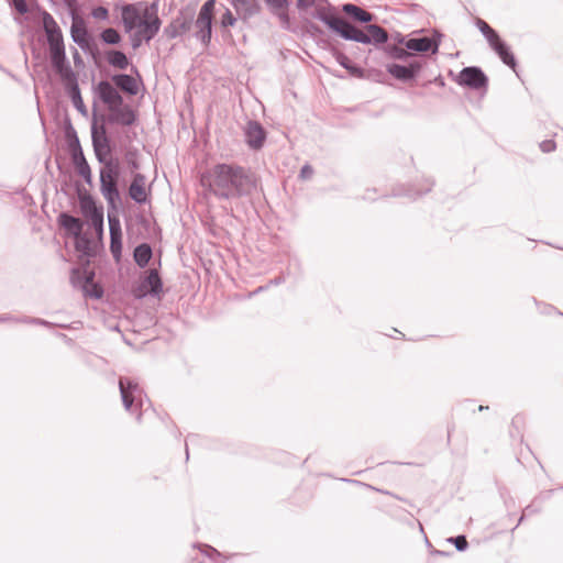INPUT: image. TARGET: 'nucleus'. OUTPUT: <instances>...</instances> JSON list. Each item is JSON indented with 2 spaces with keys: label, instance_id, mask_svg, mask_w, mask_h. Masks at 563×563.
<instances>
[{
  "label": "nucleus",
  "instance_id": "f257e3e1",
  "mask_svg": "<svg viewBox=\"0 0 563 563\" xmlns=\"http://www.w3.org/2000/svg\"><path fill=\"white\" fill-rule=\"evenodd\" d=\"M209 191L219 199L235 200L251 197L262 189L261 177L250 167L235 163L216 164L202 176Z\"/></svg>",
  "mask_w": 563,
  "mask_h": 563
},
{
  "label": "nucleus",
  "instance_id": "f03ea898",
  "mask_svg": "<svg viewBox=\"0 0 563 563\" xmlns=\"http://www.w3.org/2000/svg\"><path fill=\"white\" fill-rule=\"evenodd\" d=\"M44 22L49 48L51 65L59 75L63 82L68 81L77 76L67 60L60 27L48 12L44 13Z\"/></svg>",
  "mask_w": 563,
  "mask_h": 563
},
{
  "label": "nucleus",
  "instance_id": "7ed1b4c3",
  "mask_svg": "<svg viewBox=\"0 0 563 563\" xmlns=\"http://www.w3.org/2000/svg\"><path fill=\"white\" fill-rule=\"evenodd\" d=\"M102 167L99 172L100 191L110 208L121 203V195L119 191L120 166L117 159L101 163Z\"/></svg>",
  "mask_w": 563,
  "mask_h": 563
},
{
  "label": "nucleus",
  "instance_id": "20e7f679",
  "mask_svg": "<svg viewBox=\"0 0 563 563\" xmlns=\"http://www.w3.org/2000/svg\"><path fill=\"white\" fill-rule=\"evenodd\" d=\"M76 191L79 200V208L82 217L97 234L103 233L104 216L103 206L97 205L93 196L79 183L76 185Z\"/></svg>",
  "mask_w": 563,
  "mask_h": 563
},
{
  "label": "nucleus",
  "instance_id": "39448f33",
  "mask_svg": "<svg viewBox=\"0 0 563 563\" xmlns=\"http://www.w3.org/2000/svg\"><path fill=\"white\" fill-rule=\"evenodd\" d=\"M343 38L367 45L385 46L388 42L389 34L378 24L371 23L366 25L364 30H361L350 22L346 32L343 34Z\"/></svg>",
  "mask_w": 563,
  "mask_h": 563
},
{
  "label": "nucleus",
  "instance_id": "423d86ee",
  "mask_svg": "<svg viewBox=\"0 0 563 563\" xmlns=\"http://www.w3.org/2000/svg\"><path fill=\"white\" fill-rule=\"evenodd\" d=\"M119 390L124 409L131 413H137L136 419L140 421L143 399L146 398L142 387L132 378L121 376L119 378Z\"/></svg>",
  "mask_w": 563,
  "mask_h": 563
},
{
  "label": "nucleus",
  "instance_id": "0eeeda50",
  "mask_svg": "<svg viewBox=\"0 0 563 563\" xmlns=\"http://www.w3.org/2000/svg\"><path fill=\"white\" fill-rule=\"evenodd\" d=\"M91 143L96 158L99 163L114 161L112 157L113 145L104 124H97V117L93 112L91 123Z\"/></svg>",
  "mask_w": 563,
  "mask_h": 563
},
{
  "label": "nucleus",
  "instance_id": "6e6552de",
  "mask_svg": "<svg viewBox=\"0 0 563 563\" xmlns=\"http://www.w3.org/2000/svg\"><path fill=\"white\" fill-rule=\"evenodd\" d=\"M73 23L70 26V36L73 41L86 53H90L96 64L100 55L98 47L93 43V38L88 31L87 23L84 18L73 13Z\"/></svg>",
  "mask_w": 563,
  "mask_h": 563
},
{
  "label": "nucleus",
  "instance_id": "1a4fd4ad",
  "mask_svg": "<svg viewBox=\"0 0 563 563\" xmlns=\"http://www.w3.org/2000/svg\"><path fill=\"white\" fill-rule=\"evenodd\" d=\"M325 7L319 5L316 8L312 18L323 22L332 32L343 38L344 32L350 24L347 20L339 15L334 7L328 0H321Z\"/></svg>",
  "mask_w": 563,
  "mask_h": 563
},
{
  "label": "nucleus",
  "instance_id": "9d476101",
  "mask_svg": "<svg viewBox=\"0 0 563 563\" xmlns=\"http://www.w3.org/2000/svg\"><path fill=\"white\" fill-rule=\"evenodd\" d=\"M457 85L472 90H484L488 88V77L478 66L464 67L455 77Z\"/></svg>",
  "mask_w": 563,
  "mask_h": 563
},
{
  "label": "nucleus",
  "instance_id": "9b49d317",
  "mask_svg": "<svg viewBox=\"0 0 563 563\" xmlns=\"http://www.w3.org/2000/svg\"><path fill=\"white\" fill-rule=\"evenodd\" d=\"M99 100L107 107L108 112L111 108H121L128 104L121 92L108 80H100L93 88Z\"/></svg>",
  "mask_w": 563,
  "mask_h": 563
},
{
  "label": "nucleus",
  "instance_id": "f8f14e48",
  "mask_svg": "<svg viewBox=\"0 0 563 563\" xmlns=\"http://www.w3.org/2000/svg\"><path fill=\"white\" fill-rule=\"evenodd\" d=\"M101 124L133 126L137 122V111L129 103L121 108H111L108 114L101 115Z\"/></svg>",
  "mask_w": 563,
  "mask_h": 563
},
{
  "label": "nucleus",
  "instance_id": "ddd939ff",
  "mask_svg": "<svg viewBox=\"0 0 563 563\" xmlns=\"http://www.w3.org/2000/svg\"><path fill=\"white\" fill-rule=\"evenodd\" d=\"M424 64V62L416 59L407 65L391 63L386 65V70L395 79L401 82H410L416 80Z\"/></svg>",
  "mask_w": 563,
  "mask_h": 563
},
{
  "label": "nucleus",
  "instance_id": "4468645a",
  "mask_svg": "<svg viewBox=\"0 0 563 563\" xmlns=\"http://www.w3.org/2000/svg\"><path fill=\"white\" fill-rule=\"evenodd\" d=\"M442 34L434 30L433 36H420V37H411L405 42V46L409 49L410 53H432L437 54L439 51V46L441 43Z\"/></svg>",
  "mask_w": 563,
  "mask_h": 563
},
{
  "label": "nucleus",
  "instance_id": "2eb2a0df",
  "mask_svg": "<svg viewBox=\"0 0 563 563\" xmlns=\"http://www.w3.org/2000/svg\"><path fill=\"white\" fill-rule=\"evenodd\" d=\"M244 137L251 150L258 151L265 144L267 132L258 121L250 120L244 128Z\"/></svg>",
  "mask_w": 563,
  "mask_h": 563
},
{
  "label": "nucleus",
  "instance_id": "dca6fc26",
  "mask_svg": "<svg viewBox=\"0 0 563 563\" xmlns=\"http://www.w3.org/2000/svg\"><path fill=\"white\" fill-rule=\"evenodd\" d=\"M57 225L65 231V236L73 238L84 231L86 222L68 211H62L56 219Z\"/></svg>",
  "mask_w": 563,
  "mask_h": 563
},
{
  "label": "nucleus",
  "instance_id": "f3484780",
  "mask_svg": "<svg viewBox=\"0 0 563 563\" xmlns=\"http://www.w3.org/2000/svg\"><path fill=\"white\" fill-rule=\"evenodd\" d=\"M121 20L126 33H130L144 20L143 13L135 3H124L121 7Z\"/></svg>",
  "mask_w": 563,
  "mask_h": 563
},
{
  "label": "nucleus",
  "instance_id": "a211bd4d",
  "mask_svg": "<svg viewBox=\"0 0 563 563\" xmlns=\"http://www.w3.org/2000/svg\"><path fill=\"white\" fill-rule=\"evenodd\" d=\"M96 277L95 269L89 267V262L82 267H74L70 271V283L74 287L82 289V291L93 283Z\"/></svg>",
  "mask_w": 563,
  "mask_h": 563
},
{
  "label": "nucleus",
  "instance_id": "6ab92c4d",
  "mask_svg": "<svg viewBox=\"0 0 563 563\" xmlns=\"http://www.w3.org/2000/svg\"><path fill=\"white\" fill-rule=\"evenodd\" d=\"M139 290L142 292L139 297L151 295L153 297L159 296L163 290V280L156 269H150L146 276L142 279Z\"/></svg>",
  "mask_w": 563,
  "mask_h": 563
},
{
  "label": "nucleus",
  "instance_id": "aec40b11",
  "mask_svg": "<svg viewBox=\"0 0 563 563\" xmlns=\"http://www.w3.org/2000/svg\"><path fill=\"white\" fill-rule=\"evenodd\" d=\"M192 23L197 29L194 36L200 41L205 47H208L212 37L213 19L198 14Z\"/></svg>",
  "mask_w": 563,
  "mask_h": 563
},
{
  "label": "nucleus",
  "instance_id": "412c9836",
  "mask_svg": "<svg viewBox=\"0 0 563 563\" xmlns=\"http://www.w3.org/2000/svg\"><path fill=\"white\" fill-rule=\"evenodd\" d=\"M119 91L129 96H136L139 93V84L134 77L129 74L120 73L111 76L110 81Z\"/></svg>",
  "mask_w": 563,
  "mask_h": 563
},
{
  "label": "nucleus",
  "instance_id": "4be33fe9",
  "mask_svg": "<svg viewBox=\"0 0 563 563\" xmlns=\"http://www.w3.org/2000/svg\"><path fill=\"white\" fill-rule=\"evenodd\" d=\"M230 3L243 21H247L262 11L257 0H230Z\"/></svg>",
  "mask_w": 563,
  "mask_h": 563
},
{
  "label": "nucleus",
  "instance_id": "5701e85b",
  "mask_svg": "<svg viewBox=\"0 0 563 563\" xmlns=\"http://www.w3.org/2000/svg\"><path fill=\"white\" fill-rule=\"evenodd\" d=\"M490 48L498 55L501 62L510 67L514 71L517 68V59L511 52L509 45L499 36L493 44H489Z\"/></svg>",
  "mask_w": 563,
  "mask_h": 563
},
{
  "label": "nucleus",
  "instance_id": "b1692460",
  "mask_svg": "<svg viewBox=\"0 0 563 563\" xmlns=\"http://www.w3.org/2000/svg\"><path fill=\"white\" fill-rule=\"evenodd\" d=\"M64 86H65V90H66L68 97L70 98V100H71L74 107L77 109V111L82 115H87L88 110L84 103L77 77H75L68 81H65Z\"/></svg>",
  "mask_w": 563,
  "mask_h": 563
},
{
  "label": "nucleus",
  "instance_id": "393cba45",
  "mask_svg": "<svg viewBox=\"0 0 563 563\" xmlns=\"http://www.w3.org/2000/svg\"><path fill=\"white\" fill-rule=\"evenodd\" d=\"M129 196L136 203H145L147 201V194L145 190V176L136 173L133 176L132 183L129 187Z\"/></svg>",
  "mask_w": 563,
  "mask_h": 563
},
{
  "label": "nucleus",
  "instance_id": "a878e982",
  "mask_svg": "<svg viewBox=\"0 0 563 563\" xmlns=\"http://www.w3.org/2000/svg\"><path fill=\"white\" fill-rule=\"evenodd\" d=\"M332 56L335 60L347 70V73L355 78H363L365 76V69L360 65L352 62L343 52L338 48H331Z\"/></svg>",
  "mask_w": 563,
  "mask_h": 563
},
{
  "label": "nucleus",
  "instance_id": "bb28decb",
  "mask_svg": "<svg viewBox=\"0 0 563 563\" xmlns=\"http://www.w3.org/2000/svg\"><path fill=\"white\" fill-rule=\"evenodd\" d=\"M342 12L345 13L355 22L363 24H371L375 20V15L354 3H344L341 8Z\"/></svg>",
  "mask_w": 563,
  "mask_h": 563
},
{
  "label": "nucleus",
  "instance_id": "cd10ccee",
  "mask_svg": "<svg viewBox=\"0 0 563 563\" xmlns=\"http://www.w3.org/2000/svg\"><path fill=\"white\" fill-rule=\"evenodd\" d=\"M162 25V20L158 15H155L153 19H145L139 25V32L144 38V41L150 42L152 38L156 36L159 32Z\"/></svg>",
  "mask_w": 563,
  "mask_h": 563
},
{
  "label": "nucleus",
  "instance_id": "c85d7f7f",
  "mask_svg": "<svg viewBox=\"0 0 563 563\" xmlns=\"http://www.w3.org/2000/svg\"><path fill=\"white\" fill-rule=\"evenodd\" d=\"M153 256L152 246L143 242L133 250V260L140 268H145Z\"/></svg>",
  "mask_w": 563,
  "mask_h": 563
},
{
  "label": "nucleus",
  "instance_id": "c756f323",
  "mask_svg": "<svg viewBox=\"0 0 563 563\" xmlns=\"http://www.w3.org/2000/svg\"><path fill=\"white\" fill-rule=\"evenodd\" d=\"M192 26V20L184 19V20H175L172 23H169L164 29V34L168 38H176L179 35L190 31Z\"/></svg>",
  "mask_w": 563,
  "mask_h": 563
},
{
  "label": "nucleus",
  "instance_id": "7c9ffc66",
  "mask_svg": "<svg viewBox=\"0 0 563 563\" xmlns=\"http://www.w3.org/2000/svg\"><path fill=\"white\" fill-rule=\"evenodd\" d=\"M64 133L69 153L82 150L77 132L68 117H66L64 121Z\"/></svg>",
  "mask_w": 563,
  "mask_h": 563
},
{
  "label": "nucleus",
  "instance_id": "2f4dec72",
  "mask_svg": "<svg viewBox=\"0 0 563 563\" xmlns=\"http://www.w3.org/2000/svg\"><path fill=\"white\" fill-rule=\"evenodd\" d=\"M73 239L74 246L77 252L87 257H91L95 255L91 249L92 240L87 233L82 231L79 234L73 236Z\"/></svg>",
  "mask_w": 563,
  "mask_h": 563
},
{
  "label": "nucleus",
  "instance_id": "473e14b6",
  "mask_svg": "<svg viewBox=\"0 0 563 563\" xmlns=\"http://www.w3.org/2000/svg\"><path fill=\"white\" fill-rule=\"evenodd\" d=\"M107 60L112 67L118 68L120 70H125L130 65V60L126 54L119 49L108 51Z\"/></svg>",
  "mask_w": 563,
  "mask_h": 563
},
{
  "label": "nucleus",
  "instance_id": "72a5a7b5",
  "mask_svg": "<svg viewBox=\"0 0 563 563\" xmlns=\"http://www.w3.org/2000/svg\"><path fill=\"white\" fill-rule=\"evenodd\" d=\"M384 52L393 59H398L406 62L408 60L413 54L409 52V49L406 48V46H400L397 44H386L383 46Z\"/></svg>",
  "mask_w": 563,
  "mask_h": 563
},
{
  "label": "nucleus",
  "instance_id": "f704fd0d",
  "mask_svg": "<svg viewBox=\"0 0 563 563\" xmlns=\"http://www.w3.org/2000/svg\"><path fill=\"white\" fill-rule=\"evenodd\" d=\"M108 222L110 235L122 234L121 223L118 216V205L114 208H110L108 205Z\"/></svg>",
  "mask_w": 563,
  "mask_h": 563
},
{
  "label": "nucleus",
  "instance_id": "c9c22d12",
  "mask_svg": "<svg viewBox=\"0 0 563 563\" xmlns=\"http://www.w3.org/2000/svg\"><path fill=\"white\" fill-rule=\"evenodd\" d=\"M109 249L115 263H120L122 258V234L110 235Z\"/></svg>",
  "mask_w": 563,
  "mask_h": 563
},
{
  "label": "nucleus",
  "instance_id": "e433bc0d",
  "mask_svg": "<svg viewBox=\"0 0 563 563\" xmlns=\"http://www.w3.org/2000/svg\"><path fill=\"white\" fill-rule=\"evenodd\" d=\"M476 26L481 31V33L485 36L488 44H493V42L499 37V34L484 20L477 19Z\"/></svg>",
  "mask_w": 563,
  "mask_h": 563
},
{
  "label": "nucleus",
  "instance_id": "4c0bfd02",
  "mask_svg": "<svg viewBox=\"0 0 563 563\" xmlns=\"http://www.w3.org/2000/svg\"><path fill=\"white\" fill-rule=\"evenodd\" d=\"M100 38L108 45H117L121 42V34L113 27H107L100 33Z\"/></svg>",
  "mask_w": 563,
  "mask_h": 563
},
{
  "label": "nucleus",
  "instance_id": "58836bf2",
  "mask_svg": "<svg viewBox=\"0 0 563 563\" xmlns=\"http://www.w3.org/2000/svg\"><path fill=\"white\" fill-rule=\"evenodd\" d=\"M77 174L84 178V180L91 186L92 185V173L90 165L88 164L87 159L85 162L78 163L74 165Z\"/></svg>",
  "mask_w": 563,
  "mask_h": 563
},
{
  "label": "nucleus",
  "instance_id": "ea45409f",
  "mask_svg": "<svg viewBox=\"0 0 563 563\" xmlns=\"http://www.w3.org/2000/svg\"><path fill=\"white\" fill-rule=\"evenodd\" d=\"M264 2L273 15L288 10L289 7V0H264Z\"/></svg>",
  "mask_w": 563,
  "mask_h": 563
},
{
  "label": "nucleus",
  "instance_id": "a19ab883",
  "mask_svg": "<svg viewBox=\"0 0 563 563\" xmlns=\"http://www.w3.org/2000/svg\"><path fill=\"white\" fill-rule=\"evenodd\" d=\"M84 294L86 297L100 299L103 296V289L100 285L93 282L84 290Z\"/></svg>",
  "mask_w": 563,
  "mask_h": 563
},
{
  "label": "nucleus",
  "instance_id": "79ce46f5",
  "mask_svg": "<svg viewBox=\"0 0 563 563\" xmlns=\"http://www.w3.org/2000/svg\"><path fill=\"white\" fill-rule=\"evenodd\" d=\"M386 75L383 70L371 68L368 70L365 69V76L362 79H368L376 82H383Z\"/></svg>",
  "mask_w": 563,
  "mask_h": 563
},
{
  "label": "nucleus",
  "instance_id": "37998d69",
  "mask_svg": "<svg viewBox=\"0 0 563 563\" xmlns=\"http://www.w3.org/2000/svg\"><path fill=\"white\" fill-rule=\"evenodd\" d=\"M450 543H453L457 551L462 552L468 548L467 539L464 534H459L456 537H451L448 539Z\"/></svg>",
  "mask_w": 563,
  "mask_h": 563
},
{
  "label": "nucleus",
  "instance_id": "c03bdc74",
  "mask_svg": "<svg viewBox=\"0 0 563 563\" xmlns=\"http://www.w3.org/2000/svg\"><path fill=\"white\" fill-rule=\"evenodd\" d=\"M216 0H207L200 8L198 14L213 19Z\"/></svg>",
  "mask_w": 563,
  "mask_h": 563
},
{
  "label": "nucleus",
  "instance_id": "a18cd8bd",
  "mask_svg": "<svg viewBox=\"0 0 563 563\" xmlns=\"http://www.w3.org/2000/svg\"><path fill=\"white\" fill-rule=\"evenodd\" d=\"M235 23H236V18L233 15L231 10L227 9L220 20L221 27L225 29L229 26H234Z\"/></svg>",
  "mask_w": 563,
  "mask_h": 563
},
{
  "label": "nucleus",
  "instance_id": "49530a36",
  "mask_svg": "<svg viewBox=\"0 0 563 563\" xmlns=\"http://www.w3.org/2000/svg\"><path fill=\"white\" fill-rule=\"evenodd\" d=\"M91 15L97 20L106 21L109 19V10L103 5H98L92 9Z\"/></svg>",
  "mask_w": 563,
  "mask_h": 563
},
{
  "label": "nucleus",
  "instance_id": "de8ad7c7",
  "mask_svg": "<svg viewBox=\"0 0 563 563\" xmlns=\"http://www.w3.org/2000/svg\"><path fill=\"white\" fill-rule=\"evenodd\" d=\"M12 5L20 14H26L30 10L26 0H12Z\"/></svg>",
  "mask_w": 563,
  "mask_h": 563
},
{
  "label": "nucleus",
  "instance_id": "09e8293b",
  "mask_svg": "<svg viewBox=\"0 0 563 563\" xmlns=\"http://www.w3.org/2000/svg\"><path fill=\"white\" fill-rule=\"evenodd\" d=\"M157 11H158V3H157V1H154L148 7L145 8V10L143 12V16L145 19H153L155 15H157Z\"/></svg>",
  "mask_w": 563,
  "mask_h": 563
},
{
  "label": "nucleus",
  "instance_id": "8fccbe9b",
  "mask_svg": "<svg viewBox=\"0 0 563 563\" xmlns=\"http://www.w3.org/2000/svg\"><path fill=\"white\" fill-rule=\"evenodd\" d=\"M555 148H556V143L553 140H544L540 143V150L543 153H551V152L555 151Z\"/></svg>",
  "mask_w": 563,
  "mask_h": 563
},
{
  "label": "nucleus",
  "instance_id": "3c124183",
  "mask_svg": "<svg viewBox=\"0 0 563 563\" xmlns=\"http://www.w3.org/2000/svg\"><path fill=\"white\" fill-rule=\"evenodd\" d=\"M276 16L279 19L284 29L288 30L290 27V16L288 14V10L282 11L279 14H276Z\"/></svg>",
  "mask_w": 563,
  "mask_h": 563
},
{
  "label": "nucleus",
  "instance_id": "603ef678",
  "mask_svg": "<svg viewBox=\"0 0 563 563\" xmlns=\"http://www.w3.org/2000/svg\"><path fill=\"white\" fill-rule=\"evenodd\" d=\"M317 0H297L296 7L299 11H305L313 5H316Z\"/></svg>",
  "mask_w": 563,
  "mask_h": 563
},
{
  "label": "nucleus",
  "instance_id": "864d4df0",
  "mask_svg": "<svg viewBox=\"0 0 563 563\" xmlns=\"http://www.w3.org/2000/svg\"><path fill=\"white\" fill-rule=\"evenodd\" d=\"M69 155H70V159H71L73 165H76L78 163H81V162L86 161V157H85V154H84L82 150L76 151V152H71V153H69Z\"/></svg>",
  "mask_w": 563,
  "mask_h": 563
},
{
  "label": "nucleus",
  "instance_id": "5fc2aeb1",
  "mask_svg": "<svg viewBox=\"0 0 563 563\" xmlns=\"http://www.w3.org/2000/svg\"><path fill=\"white\" fill-rule=\"evenodd\" d=\"M312 174H313V168L309 164H306L301 167L299 176L302 179H308L312 176Z\"/></svg>",
  "mask_w": 563,
  "mask_h": 563
},
{
  "label": "nucleus",
  "instance_id": "6e6d98bb",
  "mask_svg": "<svg viewBox=\"0 0 563 563\" xmlns=\"http://www.w3.org/2000/svg\"><path fill=\"white\" fill-rule=\"evenodd\" d=\"M142 41H144V38L142 37L140 32L139 31L134 32V34L131 36L132 47L134 49L139 48L142 44Z\"/></svg>",
  "mask_w": 563,
  "mask_h": 563
},
{
  "label": "nucleus",
  "instance_id": "4d7b16f0",
  "mask_svg": "<svg viewBox=\"0 0 563 563\" xmlns=\"http://www.w3.org/2000/svg\"><path fill=\"white\" fill-rule=\"evenodd\" d=\"M136 153H137V151L134 150V151H129L126 154L129 165L132 169H139V167H140L139 163L134 158H132V156H135Z\"/></svg>",
  "mask_w": 563,
  "mask_h": 563
},
{
  "label": "nucleus",
  "instance_id": "13d9d810",
  "mask_svg": "<svg viewBox=\"0 0 563 563\" xmlns=\"http://www.w3.org/2000/svg\"><path fill=\"white\" fill-rule=\"evenodd\" d=\"M433 84L438 85L439 87H444L445 86V81L443 79V77L441 75H439L438 77H435L433 80H432ZM428 84H431V80L428 81L427 84H424V86H427Z\"/></svg>",
  "mask_w": 563,
  "mask_h": 563
},
{
  "label": "nucleus",
  "instance_id": "bf43d9fd",
  "mask_svg": "<svg viewBox=\"0 0 563 563\" xmlns=\"http://www.w3.org/2000/svg\"><path fill=\"white\" fill-rule=\"evenodd\" d=\"M380 492H382L383 494L389 495V496H391V497H394V498H396V499H398V500H401V501H406V503H407V500H406L405 498H402V497H400V496H398V495H396V494H394V493H391V492H388V490H380Z\"/></svg>",
  "mask_w": 563,
  "mask_h": 563
},
{
  "label": "nucleus",
  "instance_id": "052dcab7",
  "mask_svg": "<svg viewBox=\"0 0 563 563\" xmlns=\"http://www.w3.org/2000/svg\"><path fill=\"white\" fill-rule=\"evenodd\" d=\"M408 38H406L405 36H402L401 34H398L397 36V45H400V46H405V42H407Z\"/></svg>",
  "mask_w": 563,
  "mask_h": 563
},
{
  "label": "nucleus",
  "instance_id": "680f3d73",
  "mask_svg": "<svg viewBox=\"0 0 563 563\" xmlns=\"http://www.w3.org/2000/svg\"><path fill=\"white\" fill-rule=\"evenodd\" d=\"M207 550H208L207 554H208L209 556H211V554L220 555V553H219L214 548H212V547H210V545H207Z\"/></svg>",
  "mask_w": 563,
  "mask_h": 563
},
{
  "label": "nucleus",
  "instance_id": "e2e57ef3",
  "mask_svg": "<svg viewBox=\"0 0 563 563\" xmlns=\"http://www.w3.org/2000/svg\"><path fill=\"white\" fill-rule=\"evenodd\" d=\"M284 282V278L283 277H276L275 279H272L269 282L271 285H279L280 283Z\"/></svg>",
  "mask_w": 563,
  "mask_h": 563
},
{
  "label": "nucleus",
  "instance_id": "0e129e2a",
  "mask_svg": "<svg viewBox=\"0 0 563 563\" xmlns=\"http://www.w3.org/2000/svg\"><path fill=\"white\" fill-rule=\"evenodd\" d=\"M310 29L316 31V32H320L321 31L320 27L317 24H314V23H310Z\"/></svg>",
  "mask_w": 563,
  "mask_h": 563
},
{
  "label": "nucleus",
  "instance_id": "69168bd1",
  "mask_svg": "<svg viewBox=\"0 0 563 563\" xmlns=\"http://www.w3.org/2000/svg\"><path fill=\"white\" fill-rule=\"evenodd\" d=\"M74 59H75V63L81 60V57H80V55H79V53L77 51H75Z\"/></svg>",
  "mask_w": 563,
  "mask_h": 563
},
{
  "label": "nucleus",
  "instance_id": "338daca9",
  "mask_svg": "<svg viewBox=\"0 0 563 563\" xmlns=\"http://www.w3.org/2000/svg\"><path fill=\"white\" fill-rule=\"evenodd\" d=\"M33 322L38 323V324H46L47 323L45 320H42V319H34Z\"/></svg>",
  "mask_w": 563,
  "mask_h": 563
},
{
  "label": "nucleus",
  "instance_id": "774afa93",
  "mask_svg": "<svg viewBox=\"0 0 563 563\" xmlns=\"http://www.w3.org/2000/svg\"><path fill=\"white\" fill-rule=\"evenodd\" d=\"M520 420H522V418H521V417H519V416H516V417L512 419V424L518 423Z\"/></svg>",
  "mask_w": 563,
  "mask_h": 563
}]
</instances>
